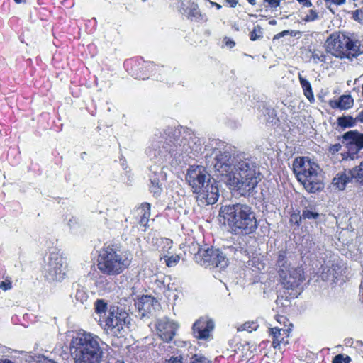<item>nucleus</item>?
I'll return each mask as SVG.
<instances>
[{"label":"nucleus","mask_w":363,"mask_h":363,"mask_svg":"<svg viewBox=\"0 0 363 363\" xmlns=\"http://www.w3.org/2000/svg\"><path fill=\"white\" fill-rule=\"evenodd\" d=\"M164 259L167 267H174L179 261L180 257L179 255L167 256L164 255Z\"/></svg>","instance_id":"nucleus-38"},{"label":"nucleus","mask_w":363,"mask_h":363,"mask_svg":"<svg viewBox=\"0 0 363 363\" xmlns=\"http://www.w3.org/2000/svg\"><path fill=\"white\" fill-rule=\"evenodd\" d=\"M302 220H303V218H301V215H299V212L293 213L291 215L290 221L296 224L297 226H299L301 224Z\"/></svg>","instance_id":"nucleus-42"},{"label":"nucleus","mask_w":363,"mask_h":363,"mask_svg":"<svg viewBox=\"0 0 363 363\" xmlns=\"http://www.w3.org/2000/svg\"><path fill=\"white\" fill-rule=\"evenodd\" d=\"M293 171L299 182L310 193L320 191L323 188L320 177L318 174V165L308 157L296 158L292 164Z\"/></svg>","instance_id":"nucleus-6"},{"label":"nucleus","mask_w":363,"mask_h":363,"mask_svg":"<svg viewBox=\"0 0 363 363\" xmlns=\"http://www.w3.org/2000/svg\"><path fill=\"white\" fill-rule=\"evenodd\" d=\"M259 325L256 321H248L242 324L238 328V331H243L246 330L250 333L256 330L258 328Z\"/></svg>","instance_id":"nucleus-36"},{"label":"nucleus","mask_w":363,"mask_h":363,"mask_svg":"<svg viewBox=\"0 0 363 363\" xmlns=\"http://www.w3.org/2000/svg\"><path fill=\"white\" fill-rule=\"evenodd\" d=\"M224 42H225V45L229 48H233L235 45V42L232 39L227 38V37H225L224 38Z\"/></svg>","instance_id":"nucleus-50"},{"label":"nucleus","mask_w":363,"mask_h":363,"mask_svg":"<svg viewBox=\"0 0 363 363\" xmlns=\"http://www.w3.org/2000/svg\"><path fill=\"white\" fill-rule=\"evenodd\" d=\"M146 205H147V211L144 212V213L140 220V223L143 225H145L147 223L148 218L150 216V206L149 203H146Z\"/></svg>","instance_id":"nucleus-43"},{"label":"nucleus","mask_w":363,"mask_h":363,"mask_svg":"<svg viewBox=\"0 0 363 363\" xmlns=\"http://www.w3.org/2000/svg\"><path fill=\"white\" fill-rule=\"evenodd\" d=\"M218 216L223 218L224 223L228 224L235 235H250L257 229L255 213L247 204L237 203L222 206Z\"/></svg>","instance_id":"nucleus-3"},{"label":"nucleus","mask_w":363,"mask_h":363,"mask_svg":"<svg viewBox=\"0 0 363 363\" xmlns=\"http://www.w3.org/2000/svg\"><path fill=\"white\" fill-rule=\"evenodd\" d=\"M318 18V15L317 12L313 9L309 10L308 14H307L303 18V21L305 22H310L316 20Z\"/></svg>","instance_id":"nucleus-41"},{"label":"nucleus","mask_w":363,"mask_h":363,"mask_svg":"<svg viewBox=\"0 0 363 363\" xmlns=\"http://www.w3.org/2000/svg\"><path fill=\"white\" fill-rule=\"evenodd\" d=\"M130 264L126 255L111 246L103 247L99 254L97 267L101 273L116 276L122 273Z\"/></svg>","instance_id":"nucleus-8"},{"label":"nucleus","mask_w":363,"mask_h":363,"mask_svg":"<svg viewBox=\"0 0 363 363\" xmlns=\"http://www.w3.org/2000/svg\"><path fill=\"white\" fill-rule=\"evenodd\" d=\"M276 23H277V22H276V21H275V20H271V21H269V24H270V25H276Z\"/></svg>","instance_id":"nucleus-64"},{"label":"nucleus","mask_w":363,"mask_h":363,"mask_svg":"<svg viewBox=\"0 0 363 363\" xmlns=\"http://www.w3.org/2000/svg\"><path fill=\"white\" fill-rule=\"evenodd\" d=\"M341 147H342V145L340 143H336L334 145H331L328 148V151L331 154L334 155L336 152H339L340 150Z\"/></svg>","instance_id":"nucleus-45"},{"label":"nucleus","mask_w":363,"mask_h":363,"mask_svg":"<svg viewBox=\"0 0 363 363\" xmlns=\"http://www.w3.org/2000/svg\"><path fill=\"white\" fill-rule=\"evenodd\" d=\"M354 349L356 350V352L362 357H363V342H357L356 345L354 346Z\"/></svg>","instance_id":"nucleus-46"},{"label":"nucleus","mask_w":363,"mask_h":363,"mask_svg":"<svg viewBox=\"0 0 363 363\" xmlns=\"http://www.w3.org/2000/svg\"><path fill=\"white\" fill-rule=\"evenodd\" d=\"M287 254L286 251L279 252L276 267L281 284L285 289L292 290V292L289 296L278 295L276 300L277 305L285 306L290 298H296L297 294L294 291L298 289L305 279L303 269L300 267L292 266Z\"/></svg>","instance_id":"nucleus-5"},{"label":"nucleus","mask_w":363,"mask_h":363,"mask_svg":"<svg viewBox=\"0 0 363 363\" xmlns=\"http://www.w3.org/2000/svg\"><path fill=\"white\" fill-rule=\"evenodd\" d=\"M211 142L216 145V146H215V147H213V146H212V147H211L212 149H213V150H214V151H215V150H216V149H218V148L217 146L220 147L221 145H223V143L221 141L218 140H216V139H213V140H212V141H211ZM211 145H213V144H211Z\"/></svg>","instance_id":"nucleus-53"},{"label":"nucleus","mask_w":363,"mask_h":363,"mask_svg":"<svg viewBox=\"0 0 363 363\" xmlns=\"http://www.w3.org/2000/svg\"><path fill=\"white\" fill-rule=\"evenodd\" d=\"M223 250V254L225 255V257H228L235 259H240L241 256L246 252V250L240 246V244L236 243L229 246H224Z\"/></svg>","instance_id":"nucleus-22"},{"label":"nucleus","mask_w":363,"mask_h":363,"mask_svg":"<svg viewBox=\"0 0 363 363\" xmlns=\"http://www.w3.org/2000/svg\"><path fill=\"white\" fill-rule=\"evenodd\" d=\"M264 3H267L271 8H277L279 6L280 0H264Z\"/></svg>","instance_id":"nucleus-48"},{"label":"nucleus","mask_w":363,"mask_h":363,"mask_svg":"<svg viewBox=\"0 0 363 363\" xmlns=\"http://www.w3.org/2000/svg\"><path fill=\"white\" fill-rule=\"evenodd\" d=\"M202 151L201 139L194 133L185 132L182 135L179 130L168 128L155 134L145 152L148 157L162 162L169 157L194 158Z\"/></svg>","instance_id":"nucleus-1"},{"label":"nucleus","mask_w":363,"mask_h":363,"mask_svg":"<svg viewBox=\"0 0 363 363\" xmlns=\"http://www.w3.org/2000/svg\"><path fill=\"white\" fill-rule=\"evenodd\" d=\"M342 138L344 140H353L361 150L363 148V133H359L357 130H350L345 133Z\"/></svg>","instance_id":"nucleus-27"},{"label":"nucleus","mask_w":363,"mask_h":363,"mask_svg":"<svg viewBox=\"0 0 363 363\" xmlns=\"http://www.w3.org/2000/svg\"><path fill=\"white\" fill-rule=\"evenodd\" d=\"M356 119L358 122L363 123V110L358 113L356 116Z\"/></svg>","instance_id":"nucleus-56"},{"label":"nucleus","mask_w":363,"mask_h":363,"mask_svg":"<svg viewBox=\"0 0 363 363\" xmlns=\"http://www.w3.org/2000/svg\"><path fill=\"white\" fill-rule=\"evenodd\" d=\"M270 335H272L273 341L272 345L274 347H278L284 337H281V331H283L284 334L286 333V330L279 329L277 327L269 328Z\"/></svg>","instance_id":"nucleus-29"},{"label":"nucleus","mask_w":363,"mask_h":363,"mask_svg":"<svg viewBox=\"0 0 363 363\" xmlns=\"http://www.w3.org/2000/svg\"><path fill=\"white\" fill-rule=\"evenodd\" d=\"M195 194L199 206L213 205L218 201L220 196L218 184L212 179Z\"/></svg>","instance_id":"nucleus-14"},{"label":"nucleus","mask_w":363,"mask_h":363,"mask_svg":"<svg viewBox=\"0 0 363 363\" xmlns=\"http://www.w3.org/2000/svg\"><path fill=\"white\" fill-rule=\"evenodd\" d=\"M350 182H352V181L349 177L347 170L337 173L333 179V186L340 191L344 190L347 184Z\"/></svg>","instance_id":"nucleus-23"},{"label":"nucleus","mask_w":363,"mask_h":363,"mask_svg":"<svg viewBox=\"0 0 363 363\" xmlns=\"http://www.w3.org/2000/svg\"><path fill=\"white\" fill-rule=\"evenodd\" d=\"M298 77L304 96L311 103H313L315 101V98L311 83L306 78H304L300 72L298 74Z\"/></svg>","instance_id":"nucleus-26"},{"label":"nucleus","mask_w":363,"mask_h":363,"mask_svg":"<svg viewBox=\"0 0 363 363\" xmlns=\"http://www.w3.org/2000/svg\"><path fill=\"white\" fill-rule=\"evenodd\" d=\"M155 298L150 296H143L138 301H135V306L139 311L144 315L145 313H150L153 306Z\"/></svg>","instance_id":"nucleus-21"},{"label":"nucleus","mask_w":363,"mask_h":363,"mask_svg":"<svg viewBox=\"0 0 363 363\" xmlns=\"http://www.w3.org/2000/svg\"><path fill=\"white\" fill-rule=\"evenodd\" d=\"M346 268L342 263H328L322 265L320 272L319 277L323 281H331L337 283L339 281H344V274L345 273Z\"/></svg>","instance_id":"nucleus-16"},{"label":"nucleus","mask_w":363,"mask_h":363,"mask_svg":"<svg viewBox=\"0 0 363 363\" xmlns=\"http://www.w3.org/2000/svg\"><path fill=\"white\" fill-rule=\"evenodd\" d=\"M262 111L266 117L267 122L273 123L276 119L277 114L275 110L273 108L263 106Z\"/></svg>","instance_id":"nucleus-35"},{"label":"nucleus","mask_w":363,"mask_h":363,"mask_svg":"<svg viewBox=\"0 0 363 363\" xmlns=\"http://www.w3.org/2000/svg\"><path fill=\"white\" fill-rule=\"evenodd\" d=\"M104 342L90 333H77L69 343L70 354L74 363H101Z\"/></svg>","instance_id":"nucleus-4"},{"label":"nucleus","mask_w":363,"mask_h":363,"mask_svg":"<svg viewBox=\"0 0 363 363\" xmlns=\"http://www.w3.org/2000/svg\"><path fill=\"white\" fill-rule=\"evenodd\" d=\"M194 258L201 266L219 270L225 269L228 264V258L225 257L223 252L213 247L199 249Z\"/></svg>","instance_id":"nucleus-11"},{"label":"nucleus","mask_w":363,"mask_h":363,"mask_svg":"<svg viewBox=\"0 0 363 363\" xmlns=\"http://www.w3.org/2000/svg\"><path fill=\"white\" fill-rule=\"evenodd\" d=\"M181 9L188 14V18L191 21L198 22H205L207 21L206 16L200 12L198 5L193 1H187L186 3L182 1L181 3Z\"/></svg>","instance_id":"nucleus-20"},{"label":"nucleus","mask_w":363,"mask_h":363,"mask_svg":"<svg viewBox=\"0 0 363 363\" xmlns=\"http://www.w3.org/2000/svg\"><path fill=\"white\" fill-rule=\"evenodd\" d=\"M327 51L339 58L352 60L363 53V46L358 40L343 33H333L326 40Z\"/></svg>","instance_id":"nucleus-7"},{"label":"nucleus","mask_w":363,"mask_h":363,"mask_svg":"<svg viewBox=\"0 0 363 363\" xmlns=\"http://www.w3.org/2000/svg\"><path fill=\"white\" fill-rule=\"evenodd\" d=\"M124 68L135 79H146L149 74L155 68L151 62H145L142 58H131L126 60L123 63Z\"/></svg>","instance_id":"nucleus-12"},{"label":"nucleus","mask_w":363,"mask_h":363,"mask_svg":"<svg viewBox=\"0 0 363 363\" xmlns=\"http://www.w3.org/2000/svg\"><path fill=\"white\" fill-rule=\"evenodd\" d=\"M353 18L356 21H361L363 19V11L361 10H356L353 13Z\"/></svg>","instance_id":"nucleus-47"},{"label":"nucleus","mask_w":363,"mask_h":363,"mask_svg":"<svg viewBox=\"0 0 363 363\" xmlns=\"http://www.w3.org/2000/svg\"><path fill=\"white\" fill-rule=\"evenodd\" d=\"M185 179L194 194L199 191L206 184L212 179L206 168L199 165L191 166L187 171Z\"/></svg>","instance_id":"nucleus-13"},{"label":"nucleus","mask_w":363,"mask_h":363,"mask_svg":"<svg viewBox=\"0 0 363 363\" xmlns=\"http://www.w3.org/2000/svg\"><path fill=\"white\" fill-rule=\"evenodd\" d=\"M166 363H183L181 356L172 357Z\"/></svg>","instance_id":"nucleus-49"},{"label":"nucleus","mask_w":363,"mask_h":363,"mask_svg":"<svg viewBox=\"0 0 363 363\" xmlns=\"http://www.w3.org/2000/svg\"><path fill=\"white\" fill-rule=\"evenodd\" d=\"M319 216L320 214L313 206L305 207L302 210L301 218H303V220H316Z\"/></svg>","instance_id":"nucleus-30"},{"label":"nucleus","mask_w":363,"mask_h":363,"mask_svg":"<svg viewBox=\"0 0 363 363\" xmlns=\"http://www.w3.org/2000/svg\"><path fill=\"white\" fill-rule=\"evenodd\" d=\"M12 288V284L10 280H5L0 282V289L4 291L9 290Z\"/></svg>","instance_id":"nucleus-44"},{"label":"nucleus","mask_w":363,"mask_h":363,"mask_svg":"<svg viewBox=\"0 0 363 363\" xmlns=\"http://www.w3.org/2000/svg\"><path fill=\"white\" fill-rule=\"evenodd\" d=\"M120 162H121V164L123 167V168L125 169L126 168V166H125L126 161L123 156H121L120 157Z\"/></svg>","instance_id":"nucleus-58"},{"label":"nucleus","mask_w":363,"mask_h":363,"mask_svg":"<svg viewBox=\"0 0 363 363\" xmlns=\"http://www.w3.org/2000/svg\"><path fill=\"white\" fill-rule=\"evenodd\" d=\"M67 225L69 230L74 233L79 232L82 227L81 220L77 217L74 216H69Z\"/></svg>","instance_id":"nucleus-31"},{"label":"nucleus","mask_w":363,"mask_h":363,"mask_svg":"<svg viewBox=\"0 0 363 363\" xmlns=\"http://www.w3.org/2000/svg\"><path fill=\"white\" fill-rule=\"evenodd\" d=\"M233 171L228 178V184L238 194L248 197L256 193L261 181L259 167L255 159L242 153L235 157Z\"/></svg>","instance_id":"nucleus-2"},{"label":"nucleus","mask_w":363,"mask_h":363,"mask_svg":"<svg viewBox=\"0 0 363 363\" xmlns=\"http://www.w3.org/2000/svg\"><path fill=\"white\" fill-rule=\"evenodd\" d=\"M211 4L213 6H215V7H216L218 9L221 8V6L217 3L211 1Z\"/></svg>","instance_id":"nucleus-62"},{"label":"nucleus","mask_w":363,"mask_h":363,"mask_svg":"<svg viewBox=\"0 0 363 363\" xmlns=\"http://www.w3.org/2000/svg\"><path fill=\"white\" fill-rule=\"evenodd\" d=\"M303 6L310 7L312 6L311 0H297Z\"/></svg>","instance_id":"nucleus-54"},{"label":"nucleus","mask_w":363,"mask_h":363,"mask_svg":"<svg viewBox=\"0 0 363 363\" xmlns=\"http://www.w3.org/2000/svg\"><path fill=\"white\" fill-rule=\"evenodd\" d=\"M95 285L100 289L106 290L110 289V281L104 275H99L96 277Z\"/></svg>","instance_id":"nucleus-34"},{"label":"nucleus","mask_w":363,"mask_h":363,"mask_svg":"<svg viewBox=\"0 0 363 363\" xmlns=\"http://www.w3.org/2000/svg\"><path fill=\"white\" fill-rule=\"evenodd\" d=\"M357 121L356 118H353L350 116H341L337 118L338 125L343 128L354 127Z\"/></svg>","instance_id":"nucleus-32"},{"label":"nucleus","mask_w":363,"mask_h":363,"mask_svg":"<svg viewBox=\"0 0 363 363\" xmlns=\"http://www.w3.org/2000/svg\"><path fill=\"white\" fill-rule=\"evenodd\" d=\"M190 363H212V362L201 354H196L191 357Z\"/></svg>","instance_id":"nucleus-39"},{"label":"nucleus","mask_w":363,"mask_h":363,"mask_svg":"<svg viewBox=\"0 0 363 363\" xmlns=\"http://www.w3.org/2000/svg\"><path fill=\"white\" fill-rule=\"evenodd\" d=\"M347 152L342 153V160H354L358 157V153L361 150L358 145L353 140H347Z\"/></svg>","instance_id":"nucleus-24"},{"label":"nucleus","mask_w":363,"mask_h":363,"mask_svg":"<svg viewBox=\"0 0 363 363\" xmlns=\"http://www.w3.org/2000/svg\"><path fill=\"white\" fill-rule=\"evenodd\" d=\"M327 4H334L335 5H342L345 2V0H324Z\"/></svg>","instance_id":"nucleus-52"},{"label":"nucleus","mask_w":363,"mask_h":363,"mask_svg":"<svg viewBox=\"0 0 363 363\" xmlns=\"http://www.w3.org/2000/svg\"><path fill=\"white\" fill-rule=\"evenodd\" d=\"M330 104L333 108H338L341 110H346L352 107L354 104V100L350 95H342L339 98L338 101L330 102Z\"/></svg>","instance_id":"nucleus-25"},{"label":"nucleus","mask_w":363,"mask_h":363,"mask_svg":"<svg viewBox=\"0 0 363 363\" xmlns=\"http://www.w3.org/2000/svg\"><path fill=\"white\" fill-rule=\"evenodd\" d=\"M156 325L158 335L167 342L173 340L178 329V325L167 318L158 320Z\"/></svg>","instance_id":"nucleus-19"},{"label":"nucleus","mask_w":363,"mask_h":363,"mask_svg":"<svg viewBox=\"0 0 363 363\" xmlns=\"http://www.w3.org/2000/svg\"><path fill=\"white\" fill-rule=\"evenodd\" d=\"M214 328V322L208 317H202L192 325V333L199 340H206Z\"/></svg>","instance_id":"nucleus-18"},{"label":"nucleus","mask_w":363,"mask_h":363,"mask_svg":"<svg viewBox=\"0 0 363 363\" xmlns=\"http://www.w3.org/2000/svg\"><path fill=\"white\" fill-rule=\"evenodd\" d=\"M74 298L77 301L84 303L87 301L88 295L84 289L78 288L76 289Z\"/></svg>","instance_id":"nucleus-37"},{"label":"nucleus","mask_w":363,"mask_h":363,"mask_svg":"<svg viewBox=\"0 0 363 363\" xmlns=\"http://www.w3.org/2000/svg\"><path fill=\"white\" fill-rule=\"evenodd\" d=\"M0 363H14V362H13L12 361H11L9 359H0Z\"/></svg>","instance_id":"nucleus-61"},{"label":"nucleus","mask_w":363,"mask_h":363,"mask_svg":"<svg viewBox=\"0 0 363 363\" xmlns=\"http://www.w3.org/2000/svg\"><path fill=\"white\" fill-rule=\"evenodd\" d=\"M289 33V30H284L281 33H280L277 34V35H275L274 39L279 38L280 37L284 36V35H287Z\"/></svg>","instance_id":"nucleus-57"},{"label":"nucleus","mask_w":363,"mask_h":363,"mask_svg":"<svg viewBox=\"0 0 363 363\" xmlns=\"http://www.w3.org/2000/svg\"><path fill=\"white\" fill-rule=\"evenodd\" d=\"M351 357L349 356H343V363H350L351 362Z\"/></svg>","instance_id":"nucleus-59"},{"label":"nucleus","mask_w":363,"mask_h":363,"mask_svg":"<svg viewBox=\"0 0 363 363\" xmlns=\"http://www.w3.org/2000/svg\"><path fill=\"white\" fill-rule=\"evenodd\" d=\"M235 157L227 151H219L216 154L214 168L222 176L230 177L233 171Z\"/></svg>","instance_id":"nucleus-17"},{"label":"nucleus","mask_w":363,"mask_h":363,"mask_svg":"<svg viewBox=\"0 0 363 363\" xmlns=\"http://www.w3.org/2000/svg\"><path fill=\"white\" fill-rule=\"evenodd\" d=\"M262 28L260 26H257L255 27L254 30L250 33V40H256L262 38Z\"/></svg>","instance_id":"nucleus-40"},{"label":"nucleus","mask_w":363,"mask_h":363,"mask_svg":"<svg viewBox=\"0 0 363 363\" xmlns=\"http://www.w3.org/2000/svg\"><path fill=\"white\" fill-rule=\"evenodd\" d=\"M99 323L104 330L113 336H122L125 328H129L130 318L129 314L118 306H111L108 315L100 318Z\"/></svg>","instance_id":"nucleus-9"},{"label":"nucleus","mask_w":363,"mask_h":363,"mask_svg":"<svg viewBox=\"0 0 363 363\" xmlns=\"http://www.w3.org/2000/svg\"><path fill=\"white\" fill-rule=\"evenodd\" d=\"M347 172L352 182L355 179L357 182L363 184V167L361 166V164L347 170Z\"/></svg>","instance_id":"nucleus-28"},{"label":"nucleus","mask_w":363,"mask_h":363,"mask_svg":"<svg viewBox=\"0 0 363 363\" xmlns=\"http://www.w3.org/2000/svg\"><path fill=\"white\" fill-rule=\"evenodd\" d=\"M94 309L95 312L101 315L102 314H106V311H108L107 303L103 299H97L94 303ZM104 318L102 316L100 318Z\"/></svg>","instance_id":"nucleus-33"},{"label":"nucleus","mask_w":363,"mask_h":363,"mask_svg":"<svg viewBox=\"0 0 363 363\" xmlns=\"http://www.w3.org/2000/svg\"><path fill=\"white\" fill-rule=\"evenodd\" d=\"M225 1L233 8L235 7L238 4V0H225Z\"/></svg>","instance_id":"nucleus-55"},{"label":"nucleus","mask_w":363,"mask_h":363,"mask_svg":"<svg viewBox=\"0 0 363 363\" xmlns=\"http://www.w3.org/2000/svg\"><path fill=\"white\" fill-rule=\"evenodd\" d=\"M333 363H343V355L342 354L336 355L333 358Z\"/></svg>","instance_id":"nucleus-51"},{"label":"nucleus","mask_w":363,"mask_h":363,"mask_svg":"<svg viewBox=\"0 0 363 363\" xmlns=\"http://www.w3.org/2000/svg\"><path fill=\"white\" fill-rule=\"evenodd\" d=\"M247 1L251 4V5H255L256 4V0H247Z\"/></svg>","instance_id":"nucleus-63"},{"label":"nucleus","mask_w":363,"mask_h":363,"mask_svg":"<svg viewBox=\"0 0 363 363\" xmlns=\"http://www.w3.org/2000/svg\"><path fill=\"white\" fill-rule=\"evenodd\" d=\"M162 242L166 244L167 245L172 244V241H170L169 239H162Z\"/></svg>","instance_id":"nucleus-60"},{"label":"nucleus","mask_w":363,"mask_h":363,"mask_svg":"<svg viewBox=\"0 0 363 363\" xmlns=\"http://www.w3.org/2000/svg\"><path fill=\"white\" fill-rule=\"evenodd\" d=\"M149 159L153 160L155 163L154 165L149 167L150 190L154 196H157L162 192V182L165 179V174L161 167L164 161L159 162L156 158L151 159L149 157Z\"/></svg>","instance_id":"nucleus-15"},{"label":"nucleus","mask_w":363,"mask_h":363,"mask_svg":"<svg viewBox=\"0 0 363 363\" xmlns=\"http://www.w3.org/2000/svg\"><path fill=\"white\" fill-rule=\"evenodd\" d=\"M67 263L59 251L54 250L49 252L45 261L44 277L50 282L61 281L66 274Z\"/></svg>","instance_id":"nucleus-10"}]
</instances>
